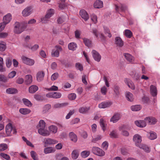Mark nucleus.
I'll return each mask as SVG.
<instances>
[{
  "mask_svg": "<svg viewBox=\"0 0 160 160\" xmlns=\"http://www.w3.org/2000/svg\"><path fill=\"white\" fill-rule=\"evenodd\" d=\"M12 18V15L10 13H8L4 16L3 17V22L0 23V28L3 30L6 25L10 22Z\"/></svg>",
  "mask_w": 160,
  "mask_h": 160,
  "instance_id": "1",
  "label": "nucleus"
},
{
  "mask_svg": "<svg viewBox=\"0 0 160 160\" xmlns=\"http://www.w3.org/2000/svg\"><path fill=\"white\" fill-rule=\"evenodd\" d=\"M23 25L18 22H16L15 24L14 31L17 34H19L24 31Z\"/></svg>",
  "mask_w": 160,
  "mask_h": 160,
  "instance_id": "2",
  "label": "nucleus"
},
{
  "mask_svg": "<svg viewBox=\"0 0 160 160\" xmlns=\"http://www.w3.org/2000/svg\"><path fill=\"white\" fill-rule=\"evenodd\" d=\"M6 132L8 136L12 135V134L15 133L16 131L15 129L13 128L12 124H8L6 127Z\"/></svg>",
  "mask_w": 160,
  "mask_h": 160,
  "instance_id": "3",
  "label": "nucleus"
},
{
  "mask_svg": "<svg viewBox=\"0 0 160 160\" xmlns=\"http://www.w3.org/2000/svg\"><path fill=\"white\" fill-rule=\"evenodd\" d=\"M55 48L56 49L52 50L51 56L52 57H58L59 55V52L62 50V47L59 45H56Z\"/></svg>",
  "mask_w": 160,
  "mask_h": 160,
  "instance_id": "4",
  "label": "nucleus"
},
{
  "mask_svg": "<svg viewBox=\"0 0 160 160\" xmlns=\"http://www.w3.org/2000/svg\"><path fill=\"white\" fill-rule=\"evenodd\" d=\"M93 153L100 156H102L105 155V152L102 149L97 147H93L92 148Z\"/></svg>",
  "mask_w": 160,
  "mask_h": 160,
  "instance_id": "5",
  "label": "nucleus"
},
{
  "mask_svg": "<svg viewBox=\"0 0 160 160\" xmlns=\"http://www.w3.org/2000/svg\"><path fill=\"white\" fill-rule=\"evenodd\" d=\"M62 94L59 92H51L46 94L47 97L49 98L57 99L61 97Z\"/></svg>",
  "mask_w": 160,
  "mask_h": 160,
  "instance_id": "6",
  "label": "nucleus"
},
{
  "mask_svg": "<svg viewBox=\"0 0 160 160\" xmlns=\"http://www.w3.org/2000/svg\"><path fill=\"white\" fill-rule=\"evenodd\" d=\"M44 142L45 147L48 146V145H52L57 143L58 141L56 140L50 138H46L44 139Z\"/></svg>",
  "mask_w": 160,
  "mask_h": 160,
  "instance_id": "7",
  "label": "nucleus"
},
{
  "mask_svg": "<svg viewBox=\"0 0 160 160\" xmlns=\"http://www.w3.org/2000/svg\"><path fill=\"white\" fill-rule=\"evenodd\" d=\"M23 62L29 66H32L34 65L35 62L33 59H30L24 56L22 58Z\"/></svg>",
  "mask_w": 160,
  "mask_h": 160,
  "instance_id": "8",
  "label": "nucleus"
},
{
  "mask_svg": "<svg viewBox=\"0 0 160 160\" xmlns=\"http://www.w3.org/2000/svg\"><path fill=\"white\" fill-rule=\"evenodd\" d=\"M133 139L137 146L138 147L139 145L141 144V142L142 141V138L138 134H136L134 135Z\"/></svg>",
  "mask_w": 160,
  "mask_h": 160,
  "instance_id": "9",
  "label": "nucleus"
},
{
  "mask_svg": "<svg viewBox=\"0 0 160 160\" xmlns=\"http://www.w3.org/2000/svg\"><path fill=\"white\" fill-rule=\"evenodd\" d=\"M92 52L94 59L96 61L99 62L100 61L101 58L100 55L95 50H93Z\"/></svg>",
  "mask_w": 160,
  "mask_h": 160,
  "instance_id": "10",
  "label": "nucleus"
},
{
  "mask_svg": "<svg viewBox=\"0 0 160 160\" xmlns=\"http://www.w3.org/2000/svg\"><path fill=\"white\" fill-rule=\"evenodd\" d=\"M32 12V8L30 7H27L22 11V14L24 17L28 16L31 14Z\"/></svg>",
  "mask_w": 160,
  "mask_h": 160,
  "instance_id": "11",
  "label": "nucleus"
},
{
  "mask_svg": "<svg viewBox=\"0 0 160 160\" xmlns=\"http://www.w3.org/2000/svg\"><path fill=\"white\" fill-rule=\"evenodd\" d=\"M115 42L116 46L119 47L121 48L123 46V42L120 37H117L115 38Z\"/></svg>",
  "mask_w": 160,
  "mask_h": 160,
  "instance_id": "12",
  "label": "nucleus"
},
{
  "mask_svg": "<svg viewBox=\"0 0 160 160\" xmlns=\"http://www.w3.org/2000/svg\"><path fill=\"white\" fill-rule=\"evenodd\" d=\"M80 15L82 18L85 21H87L89 18V16L88 13L84 10L82 9L80 10L79 12Z\"/></svg>",
  "mask_w": 160,
  "mask_h": 160,
  "instance_id": "13",
  "label": "nucleus"
},
{
  "mask_svg": "<svg viewBox=\"0 0 160 160\" xmlns=\"http://www.w3.org/2000/svg\"><path fill=\"white\" fill-rule=\"evenodd\" d=\"M121 118V115L119 113H115L110 119L111 122L113 123L117 122Z\"/></svg>",
  "mask_w": 160,
  "mask_h": 160,
  "instance_id": "14",
  "label": "nucleus"
},
{
  "mask_svg": "<svg viewBox=\"0 0 160 160\" xmlns=\"http://www.w3.org/2000/svg\"><path fill=\"white\" fill-rule=\"evenodd\" d=\"M38 132L39 134L43 136H48L50 134L49 131L45 129V128H39Z\"/></svg>",
  "mask_w": 160,
  "mask_h": 160,
  "instance_id": "15",
  "label": "nucleus"
},
{
  "mask_svg": "<svg viewBox=\"0 0 160 160\" xmlns=\"http://www.w3.org/2000/svg\"><path fill=\"white\" fill-rule=\"evenodd\" d=\"M123 55L128 62L131 63H133L134 58L132 55L128 53H124Z\"/></svg>",
  "mask_w": 160,
  "mask_h": 160,
  "instance_id": "16",
  "label": "nucleus"
},
{
  "mask_svg": "<svg viewBox=\"0 0 160 160\" xmlns=\"http://www.w3.org/2000/svg\"><path fill=\"white\" fill-rule=\"evenodd\" d=\"M45 75V73L43 71H40L37 74V79L38 82L42 81L44 78Z\"/></svg>",
  "mask_w": 160,
  "mask_h": 160,
  "instance_id": "17",
  "label": "nucleus"
},
{
  "mask_svg": "<svg viewBox=\"0 0 160 160\" xmlns=\"http://www.w3.org/2000/svg\"><path fill=\"white\" fill-rule=\"evenodd\" d=\"M124 81L129 88L132 90L134 89L135 86L134 84L130 79L127 78H125Z\"/></svg>",
  "mask_w": 160,
  "mask_h": 160,
  "instance_id": "18",
  "label": "nucleus"
},
{
  "mask_svg": "<svg viewBox=\"0 0 160 160\" xmlns=\"http://www.w3.org/2000/svg\"><path fill=\"white\" fill-rule=\"evenodd\" d=\"M135 124L137 126L140 128L144 127L146 125L145 121L142 120H136L135 121Z\"/></svg>",
  "mask_w": 160,
  "mask_h": 160,
  "instance_id": "19",
  "label": "nucleus"
},
{
  "mask_svg": "<svg viewBox=\"0 0 160 160\" xmlns=\"http://www.w3.org/2000/svg\"><path fill=\"white\" fill-rule=\"evenodd\" d=\"M125 95L127 99L129 101L132 102L134 99L133 95L129 92H126Z\"/></svg>",
  "mask_w": 160,
  "mask_h": 160,
  "instance_id": "20",
  "label": "nucleus"
},
{
  "mask_svg": "<svg viewBox=\"0 0 160 160\" xmlns=\"http://www.w3.org/2000/svg\"><path fill=\"white\" fill-rule=\"evenodd\" d=\"M103 3L102 1L100 0H97L94 4V7L97 8H101L103 7Z\"/></svg>",
  "mask_w": 160,
  "mask_h": 160,
  "instance_id": "21",
  "label": "nucleus"
},
{
  "mask_svg": "<svg viewBox=\"0 0 160 160\" xmlns=\"http://www.w3.org/2000/svg\"><path fill=\"white\" fill-rule=\"evenodd\" d=\"M32 81V77L31 75H27L25 76V82L26 84H31Z\"/></svg>",
  "mask_w": 160,
  "mask_h": 160,
  "instance_id": "22",
  "label": "nucleus"
},
{
  "mask_svg": "<svg viewBox=\"0 0 160 160\" xmlns=\"http://www.w3.org/2000/svg\"><path fill=\"white\" fill-rule=\"evenodd\" d=\"M111 104L110 102H103L100 103L98 105V107L100 108H104L109 107Z\"/></svg>",
  "mask_w": 160,
  "mask_h": 160,
  "instance_id": "23",
  "label": "nucleus"
},
{
  "mask_svg": "<svg viewBox=\"0 0 160 160\" xmlns=\"http://www.w3.org/2000/svg\"><path fill=\"white\" fill-rule=\"evenodd\" d=\"M114 95L116 97H118L120 94V87L117 85H115L113 89Z\"/></svg>",
  "mask_w": 160,
  "mask_h": 160,
  "instance_id": "24",
  "label": "nucleus"
},
{
  "mask_svg": "<svg viewBox=\"0 0 160 160\" xmlns=\"http://www.w3.org/2000/svg\"><path fill=\"white\" fill-rule=\"evenodd\" d=\"M55 148L52 147H47L44 149V152L46 154L53 153L55 152Z\"/></svg>",
  "mask_w": 160,
  "mask_h": 160,
  "instance_id": "25",
  "label": "nucleus"
},
{
  "mask_svg": "<svg viewBox=\"0 0 160 160\" xmlns=\"http://www.w3.org/2000/svg\"><path fill=\"white\" fill-rule=\"evenodd\" d=\"M138 147L140 148L143 150L145 152L147 153H148L150 151V148L146 145L141 144L139 145Z\"/></svg>",
  "mask_w": 160,
  "mask_h": 160,
  "instance_id": "26",
  "label": "nucleus"
},
{
  "mask_svg": "<svg viewBox=\"0 0 160 160\" xmlns=\"http://www.w3.org/2000/svg\"><path fill=\"white\" fill-rule=\"evenodd\" d=\"M69 138L71 141L76 142L77 140V136L73 132H71L69 133Z\"/></svg>",
  "mask_w": 160,
  "mask_h": 160,
  "instance_id": "27",
  "label": "nucleus"
},
{
  "mask_svg": "<svg viewBox=\"0 0 160 160\" xmlns=\"http://www.w3.org/2000/svg\"><path fill=\"white\" fill-rule=\"evenodd\" d=\"M116 10L117 11H118L119 10H120L122 12H124L127 9L126 6L122 4H121L119 6H118L116 5H115Z\"/></svg>",
  "mask_w": 160,
  "mask_h": 160,
  "instance_id": "28",
  "label": "nucleus"
},
{
  "mask_svg": "<svg viewBox=\"0 0 160 160\" xmlns=\"http://www.w3.org/2000/svg\"><path fill=\"white\" fill-rule=\"evenodd\" d=\"M150 92L152 96L153 97L156 96L157 95V90L156 87L153 85L150 86Z\"/></svg>",
  "mask_w": 160,
  "mask_h": 160,
  "instance_id": "29",
  "label": "nucleus"
},
{
  "mask_svg": "<svg viewBox=\"0 0 160 160\" xmlns=\"http://www.w3.org/2000/svg\"><path fill=\"white\" fill-rule=\"evenodd\" d=\"M38 89V87L37 86L33 85L31 86L29 88V92L31 93L35 92Z\"/></svg>",
  "mask_w": 160,
  "mask_h": 160,
  "instance_id": "30",
  "label": "nucleus"
},
{
  "mask_svg": "<svg viewBox=\"0 0 160 160\" xmlns=\"http://www.w3.org/2000/svg\"><path fill=\"white\" fill-rule=\"evenodd\" d=\"M125 126H122L119 128V130L121 132L123 136H128L129 135V133L127 131L124 130Z\"/></svg>",
  "mask_w": 160,
  "mask_h": 160,
  "instance_id": "31",
  "label": "nucleus"
},
{
  "mask_svg": "<svg viewBox=\"0 0 160 160\" xmlns=\"http://www.w3.org/2000/svg\"><path fill=\"white\" fill-rule=\"evenodd\" d=\"M72 157L74 159H76L79 156V151L78 150H75L72 153Z\"/></svg>",
  "mask_w": 160,
  "mask_h": 160,
  "instance_id": "32",
  "label": "nucleus"
},
{
  "mask_svg": "<svg viewBox=\"0 0 160 160\" xmlns=\"http://www.w3.org/2000/svg\"><path fill=\"white\" fill-rule=\"evenodd\" d=\"M124 34L128 38H130L132 36V33L128 29H126L124 32Z\"/></svg>",
  "mask_w": 160,
  "mask_h": 160,
  "instance_id": "33",
  "label": "nucleus"
},
{
  "mask_svg": "<svg viewBox=\"0 0 160 160\" xmlns=\"http://www.w3.org/2000/svg\"><path fill=\"white\" fill-rule=\"evenodd\" d=\"M6 92L7 93L13 94L17 92V90L13 88H9L6 89Z\"/></svg>",
  "mask_w": 160,
  "mask_h": 160,
  "instance_id": "34",
  "label": "nucleus"
},
{
  "mask_svg": "<svg viewBox=\"0 0 160 160\" xmlns=\"http://www.w3.org/2000/svg\"><path fill=\"white\" fill-rule=\"evenodd\" d=\"M77 47V44L74 42H71L68 44V48L69 50L72 51L75 50Z\"/></svg>",
  "mask_w": 160,
  "mask_h": 160,
  "instance_id": "35",
  "label": "nucleus"
},
{
  "mask_svg": "<svg viewBox=\"0 0 160 160\" xmlns=\"http://www.w3.org/2000/svg\"><path fill=\"white\" fill-rule=\"evenodd\" d=\"M83 39V42L86 46L88 47L91 46L92 42L90 39L86 38H84Z\"/></svg>",
  "mask_w": 160,
  "mask_h": 160,
  "instance_id": "36",
  "label": "nucleus"
},
{
  "mask_svg": "<svg viewBox=\"0 0 160 160\" xmlns=\"http://www.w3.org/2000/svg\"><path fill=\"white\" fill-rule=\"evenodd\" d=\"M102 138V136L100 135H97L94 137H92V139L91 142L93 143H96L97 142L100 140Z\"/></svg>",
  "mask_w": 160,
  "mask_h": 160,
  "instance_id": "37",
  "label": "nucleus"
},
{
  "mask_svg": "<svg viewBox=\"0 0 160 160\" xmlns=\"http://www.w3.org/2000/svg\"><path fill=\"white\" fill-rule=\"evenodd\" d=\"M148 138L151 140H153L157 138L156 134L153 132H149L148 134Z\"/></svg>",
  "mask_w": 160,
  "mask_h": 160,
  "instance_id": "38",
  "label": "nucleus"
},
{
  "mask_svg": "<svg viewBox=\"0 0 160 160\" xmlns=\"http://www.w3.org/2000/svg\"><path fill=\"white\" fill-rule=\"evenodd\" d=\"M100 123L103 130L104 131L106 130V121L103 119H101L100 120Z\"/></svg>",
  "mask_w": 160,
  "mask_h": 160,
  "instance_id": "39",
  "label": "nucleus"
},
{
  "mask_svg": "<svg viewBox=\"0 0 160 160\" xmlns=\"http://www.w3.org/2000/svg\"><path fill=\"white\" fill-rule=\"evenodd\" d=\"M54 11L53 9L51 8L48 10L46 15L49 18H51L54 14Z\"/></svg>",
  "mask_w": 160,
  "mask_h": 160,
  "instance_id": "40",
  "label": "nucleus"
},
{
  "mask_svg": "<svg viewBox=\"0 0 160 160\" xmlns=\"http://www.w3.org/2000/svg\"><path fill=\"white\" fill-rule=\"evenodd\" d=\"M19 112L23 114H27L29 113L31 111L30 109L27 108H21L19 110Z\"/></svg>",
  "mask_w": 160,
  "mask_h": 160,
  "instance_id": "41",
  "label": "nucleus"
},
{
  "mask_svg": "<svg viewBox=\"0 0 160 160\" xmlns=\"http://www.w3.org/2000/svg\"><path fill=\"white\" fill-rule=\"evenodd\" d=\"M141 107L140 105H137L132 106L131 107V109L132 111H137L140 110Z\"/></svg>",
  "mask_w": 160,
  "mask_h": 160,
  "instance_id": "42",
  "label": "nucleus"
},
{
  "mask_svg": "<svg viewBox=\"0 0 160 160\" xmlns=\"http://www.w3.org/2000/svg\"><path fill=\"white\" fill-rule=\"evenodd\" d=\"M51 105L49 104H47L44 106L43 108L42 112L43 113H46L48 112L49 110L51 108Z\"/></svg>",
  "mask_w": 160,
  "mask_h": 160,
  "instance_id": "43",
  "label": "nucleus"
},
{
  "mask_svg": "<svg viewBox=\"0 0 160 160\" xmlns=\"http://www.w3.org/2000/svg\"><path fill=\"white\" fill-rule=\"evenodd\" d=\"M50 131L53 133H56L58 130L57 127L54 125H52L49 127Z\"/></svg>",
  "mask_w": 160,
  "mask_h": 160,
  "instance_id": "44",
  "label": "nucleus"
},
{
  "mask_svg": "<svg viewBox=\"0 0 160 160\" xmlns=\"http://www.w3.org/2000/svg\"><path fill=\"white\" fill-rule=\"evenodd\" d=\"M89 110V108L86 107H81L79 109V112L82 113H87Z\"/></svg>",
  "mask_w": 160,
  "mask_h": 160,
  "instance_id": "45",
  "label": "nucleus"
},
{
  "mask_svg": "<svg viewBox=\"0 0 160 160\" xmlns=\"http://www.w3.org/2000/svg\"><path fill=\"white\" fill-rule=\"evenodd\" d=\"M6 48V44L4 42L0 43V51L3 52L4 51Z\"/></svg>",
  "mask_w": 160,
  "mask_h": 160,
  "instance_id": "46",
  "label": "nucleus"
},
{
  "mask_svg": "<svg viewBox=\"0 0 160 160\" xmlns=\"http://www.w3.org/2000/svg\"><path fill=\"white\" fill-rule=\"evenodd\" d=\"M12 64V60L11 58L8 57L7 58L6 60V65L8 68H10Z\"/></svg>",
  "mask_w": 160,
  "mask_h": 160,
  "instance_id": "47",
  "label": "nucleus"
},
{
  "mask_svg": "<svg viewBox=\"0 0 160 160\" xmlns=\"http://www.w3.org/2000/svg\"><path fill=\"white\" fill-rule=\"evenodd\" d=\"M68 104V103H56L54 105V107L55 108H59L64 106H67Z\"/></svg>",
  "mask_w": 160,
  "mask_h": 160,
  "instance_id": "48",
  "label": "nucleus"
},
{
  "mask_svg": "<svg viewBox=\"0 0 160 160\" xmlns=\"http://www.w3.org/2000/svg\"><path fill=\"white\" fill-rule=\"evenodd\" d=\"M90 153V152L89 151H84L81 152V156L82 157L85 158L88 157Z\"/></svg>",
  "mask_w": 160,
  "mask_h": 160,
  "instance_id": "49",
  "label": "nucleus"
},
{
  "mask_svg": "<svg viewBox=\"0 0 160 160\" xmlns=\"http://www.w3.org/2000/svg\"><path fill=\"white\" fill-rule=\"evenodd\" d=\"M30 155L32 158L34 160H38V158L37 156V154L34 151H32L30 152Z\"/></svg>",
  "mask_w": 160,
  "mask_h": 160,
  "instance_id": "50",
  "label": "nucleus"
},
{
  "mask_svg": "<svg viewBox=\"0 0 160 160\" xmlns=\"http://www.w3.org/2000/svg\"><path fill=\"white\" fill-rule=\"evenodd\" d=\"M8 148V145L6 143H3L0 144V151H4L7 149Z\"/></svg>",
  "mask_w": 160,
  "mask_h": 160,
  "instance_id": "51",
  "label": "nucleus"
},
{
  "mask_svg": "<svg viewBox=\"0 0 160 160\" xmlns=\"http://www.w3.org/2000/svg\"><path fill=\"white\" fill-rule=\"evenodd\" d=\"M49 18L48 17H47V16L45 15L44 17H43L41 18V22L42 23H48L49 21Z\"/></svg>",
  "mask_w": 160,
  "mask_h": 160,
  "instance_id": "52",
  "label": "nucleus"
},
{
  "mask_svg": "<svg viewBox=\"0 0 160 160\" xmlns=\"http://www.w3.org/2000/svg\"><path fill=\"white\" fill-rule=\"evenodd\" d=\"M22 101L25 105L26 106L30 107L32 106V103L28 100L26 98H23L22 99Z\"/></svg>",
  "mask_w": 160,
  "mask_h": 160,
  "instance_id": "53",
  "label": "nucleus"
},
{
  "mask_svg": "<svg viewBox=\"0 0 160 160\" xmlns=\"http://www.w3.org/2000/svg\"><path fill=\"white\" fill-rule=\"evenodd\" d=\"M8 79L7 77L4 75L2 74H0V81L4 82H6L8 81Z\"/></svg>",
  "mask_w": 160,
  "mask_h": 160,
  "instance_id": "54",
  "label": "nucleus"
},
{
  "mask_svg": "<svg viewBox=\"0 0 160 160\" xmlns=\"http://www.w3.org/2000/svg\"><path fill=\"white\" fill-rule=\"evenodd\" d=\"M110 136L112 138H117L118 135L116 130L112 131L110 134Z\"/></svg>",
  "mask_w": 160,
  "mask_h": 160,
  "instance_id": "55",
  "label": "nucleus"
},
{
  "mask_svg": "<svg viewBox=\"0 0 160 160\" xmlns=\"http://www.w3.org/2000/svg\"><path fill=\"white\" fill-rule=\"evenodd\" d=\"M0 156L7 160H10V157L9 155L3 153H1Z\"/></svg>",
  "mask_w": 160,
  "mask_h": 160,
  "instance_id": "56",
  "label": "nucleus"
},
{
  "mask_svg": "<svg viewBox=\"0 0 160 160\" xmlns=\"http://www.w3.org/2000/svg\"><path fill=\"white\" fill-rule=\"evenodd\" d=\"M26 47H27L30 48L32 51H35L38 48L39 46L38 44H35L33 46H32L31 48H30L29 45H26Z\"/></svg>",
  "mask_w": 160,
  "mask_h": 160,
  "instance_id": "57",
  "label": "nucleus"
},
{
  "mask_svg": "<svg viewBox=\"0 0 160 160\" xmlns=\"http://www.w3.org/2000/svg\"><path fill=\"white\" fill-rule=\"evenodd\" d=\"M76 95L74 93H71L69 94L68 98L70 100H74L76 98Z\"/></svg>",
  "mask_w": 160,
  "mask_h": 160,
  "instance_id": "58",
  "label": "nucleus"
},
{
  "mask_svg": "<svg viewBox=\"0 0 160 160\" xmlns=\"http://www.w3.org/2000/svg\"><path fill=\"white\" fill-rule=\"evenodd\" d=\"M16 72L15 71H12L10 72L8 75V78H13L16 75Z\"/></svg>",
  "mask_w": 160,
  "mask_h": 160,
  "instance_id": "59",
  "label": "nucleus"
},
{
  "mask_svg": "<svg viewBox=\"0 0 160 160\" xmlns=\"http://www.w3.org/2000/svg\"><path fill=\"white\" fill-rule=\"evenodd\" d=\"M59 74L57 72H55L52 75L51 77V79L52 81H54L58 78Z\"/></svg>",
  "mask_w": 160,
  "mask_h": 160,
  "instance_id": "60",
  "label": "nucleus"
},
{
  "mask_svg": "<svg viewBox=\"0 0 160 160\" xmlns=\"http://www.w3.org/2000/svg\"><path fill=\"white\" fill-rule=\"evenodd\" d=\"M39 126L40 128H45V122L42 120H41L39 121Z\"/></svg>",
  "mask_w": 160,
  "mask_h": 160,
  "instance_id": "61",
  "label": "nucleus"
},
{
  "mask_svg": "<svg viewBox=\"0 0 160 160\" xmlns=\"http://www.w3.org/2000/svg\"><path fill=\"white\" fill-rule=\"evenodd\" d=\"M107 92V89L105 86L102 87L101 89V92L102 94L105 95Z\"/></svg>",
  "mask_w": 160,
  "mask_h": 160,
  "instance_id": "62",
  "label": "nucleus"
},
{
  "mask_svg": "<svg viewBox=\"0 0 160 160\" xmlns=\"http://www.w3.org/2000/svg\"><path fill=\"white\" fill-rule=\"evenodd\" d=\"M81 31L79 30H77L75 32V37L77 39H79L81 38L80 35Z\"/></svg>",
  "mask_w": 160,
  "mask_h": 160,
  "instance_id": "63",
  "label": "nucleus"
},
{
  "mask_svg": "<svg viewBox=\"0 0 160 160\" xmlns=\"http://www.w3.org/2000/svg\"><path fill=\"white\" fill-rule=\"evenodd\" d=\"M91 19L92 22L94 23H96L97 22V17L94 14H92L91 16Z\"/></svg>",
  "mask_w": 160,
  "mask_h": 160,
  "instance_id": "64",
  "label": "nucleus"
}]
</instances>
